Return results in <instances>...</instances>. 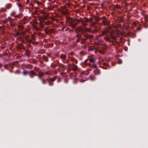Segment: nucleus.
<instances>
[{"instance_id":"34","label":"nucleus","mask_w":148,"mask_h":148,"mask_svg":"<svg viewBox=\"0 0 148 148\" xmlns=\"http://www.w3.org/2000/svg\"><path fill=\"white\" fill-rule=\"evenodd\" d=\"M22 14L21 13H20L18 14L15 15V16H14V17H15L19 18V15Z\"/></svg>"},{"instance_id":"24","label":"nucleus","mask_w":148,"mask_h":148,"mask_svg":"<svg viewBox=\"0 0 148 148\" xmlns=\"http://www.w3.org/2000/svg\"><path fill=\"white\" fill-rule=\"evenodd\" d=\"M27 19L28 17L27 16H25L22 20V21H23L25 22H27L26 21H27Z\"/></svg>"},{"instance_id":"2","label":"nucleus","mask_w":148,"mask_h":148,"mask_svg":"<svg viewBox=\"0 0 148 148\" xmlns=\"http://www.w3.org/2000/svg\"><path fill=\"white\" fill-rule=\"evenodd\" d=\"M108 33L107 31H103L101 34L99 35L100 36H103L105 35L106 36L104 37L105 40L107 41H109L110 42H112L111 40V38L115 39L116 38V37L112 33H110L109 34H107Z\"/></svg>"},{"instance_id":"51","label":"nucleus","mask_w":148,"mask_h":148,"mask_svg":"<svg viewBox=\"0 0 148 148\" xmlns=\"http://www.w3.org/2000/svg\"><path fill=\"white\" fill-rule=\"evenodd\" d=\"M47 9L48 10H52V8H48Z\"/></svg>"},{"instance_id":"46","label":"nucleus","mask_w":148,"mask_h":148,"mask_svg":"<svg viewBox=\"0 0 148 148\" xmlns=\"http://www.w3.org/2000/svg\"><path fill=\"white\" fill-rule=\"evenodd\" d=\"M116 44V42H112V45H115Z\"/></svg>"},{"instance_id":"10","label":"nucleus","mask_w":148,"mask_h":148,"mask_svg":"<svg viewBox=\"0 0 148 148\" xmlns=\"http://www.w3.org/2000/svg\"><path fill=\"white\" fill-rule=\"evenodd\" d=\"M101 71L100 69H97L95 70L94 71V73L95 74L99 75L101 74Z\"/></svg>"},{"instance_id":"58","label":"nucleus","mask_w":148,"mask_h":148,"mask_svg":"<svg viewBox=\"0 0 148 148\" xmlns=\"http://www.w3.org/2000/svg\"><path fill=\"white\" fill-rule=\"evenodd\" d=\"M103 69H107V68H103Z\"/></svg>"},{"instance_id":"59","label":"nucleus","mask_w":148,"mask_h":148,"mask_svg":"<svg viewBox=\"0 0 148 148\" xmlns=\"http://www.w3.org/2000/svg\"><path fill=\"white\" fill-rule=\"evenodd\" d=\"M92 26H94V24H93H93H92Z\"/></svg>"},{"instance_id":"60","label":"nucleus","mask_w":148,"mask_h":148,"mask_svg":"<svg viewBox=\"0 0 148 148\" xmlns=\"http://www.w3.org/2000/svg\"><path fill=\"white\" fill-rule=\"evenodd\" d=\"M61 65L63 66L64 67V65L63 64H61Z\"/></svg>"},{"instance_id":"50","label":"nucleus","mask_w":148,"mask_h":148,"mask_svg":"<svg viewBox=\"0 0 148 148\" xmlns=\"http://www.w3.org/2000/svg\"><path fill=\"white\" fill-rule=\"evenodd\" d=\"M2 66L3 64L1 63H0V69L2 67Z\"/></svg>"},{"instance_id":"49","label":"nucleus","mask_w":148,"mask_h":148,"mask_svg":"<svg viewBox=\"0 0 148 148\" xmlns=\"http://www.w3.org/2000/svg\"><path fill=\"white\" fill-rule=\"evenodd\" d=\"M40 13H41L42 14H44L45 13L44 11H41L40 12Z\"/></svg>"},{"instance_id":"35","label":"nucleus","mask_w":148,"mask_h":148,"mask_svg":"<svg viewBox=\"0 0 148 148\" xmlns=\"http://www.w3.org/2000/svg\"><path fill=\"white\" fill-rule=\"evenodd\" d=\"M48 56L49 57L51 58L52 61H53L54 59V58L53 57H52L51 55L50 54L49 55H48Z\"/></svg>"},{"instance_id":"52","label":"nucleus","mask_w":148,"mask_h":148,"mask_svg":"<svg viewBox=\"0 0 148 148\" xmlns=\"http://www.w3.org/2000/svg\"><path fill=\"white\" fill-rule=\"evenodd\" d=\"M141 29L139 27H137V29L138 31H140L141 30Z\"/></svg>"},{"instance_id":"30","label":"nucleus","mask_w":148,"mask_h":148,"mask_svg":"<svg viewBox=\"0 0 148 148\" xmlns=\"http://www.w3.org/2000/svg\"><path fill=\"white\" fill-rule=\"evenodd\" d=\"M38 77V78L39 79H40L42 80V82H44V81L43 80V79L41 78V76H40V75H39L38 74L37 75Z\"/></svg>"},{"instance_id":"25","label":"nucleus","mask_w":148,"mask_h":148,"mask_svg":"<svg viewBox=\"0 0 148 148\" xmlns=\"http://www.w3.org/2000/svg\"><path fill=\"white\" fill-rule=\"evenodd\" d=\"M89 73V72L88 71H84L82 72V74L86 75H87Z\"/></svg>"},{"instance_id":"5","label":"nucleus","mask_w":148,"mask_h":148,"mask_svg":"<svg viewBox=\"0 0 148 148\" xmlns=\"http://www.w3.org/2000/svg\"><path fill=\"white\" fill-rule=\"evenodd\" d=\"M69 66L71 68L72 70L74 71H77L78 69L77 66L73 63H72L71 64H69Z\"/></svg>"},{"instance_id":"44","label":"nucleus","mask_w":148,"mask_h":148,"mask_svg":"<svg viewBox=\"0 0 148 148\" xmlns=\"http://www.w3.org/2000/svg\"><path fill=\"white\" fill-rule=\"evenodd\" d=\"M39 75H40L41 76V77H42L43 75V73L41 72L39 73Z\"/></svg>"},{"instance_id":"28","label":"nucleus","mask_w":148,"mask_h":148,"mask_svg":"<svg viewBox=\"0 0 148 148\" xmlns=\"http://www.w3.org/2000/svg\"><path fill=\"white\" fill-rule=\"evenodd\" d=\"M16 12H15L14 11H12V12H11V15L12 16H15V15L16 14Z\"/></svg>"},{"instance_id":"29","label":"nucleus","mask_w":148,"mask_h":148,"mask_svg":"<svg viewBox=\"0 0 148 148\" xmlns=\"http://www.w3.org/2000/svg\"><path fill=\"white\" fill-rule=\"evenodd\" d=\"M10 25L12 27H15L16 26V25L14 23H12L11 21L10 22Z\"/></svg>"},{"instance_id":"43","label":"nucleus","mask_w":148,"mask_h":148,"mask_svg":"<svg viewBox=\"0 0 148 148\" xmlns=\"http://www.w3.org/2000/svg\"><path fill=\"white\" fill-rule=\"evenodd\" d=\"M56 79H57V82H60L61 81V79L60 78L58 77V78H57Z\"/></svg>"},{"instance_id":"27","label":"nucleus","mask_w":148,"mask_h":148,"mask_svg":"<svg viewBox=\"0 0 148 148\" xmlns=\"http://www.w3.org/2000/svg\"><path fill=\"white\" fill-rule=\"evenodd\" d=\"M101 19L99 16H97L95 17V19L96 21H99Z\"/></svg>"},{"instance_id":"40","label":"nucleus","mask_w":148,"mask_h":148,"mask_svg":"<svg viewBox=\"0 0 148 148\" xmlns=\"http://www.w3.org/2000/svg\"><path fill=\"white\" fill-rule=\"evenodd\" d=\"M92 67L93 68H97V66L95 64H94L92 65Z\"/></svg>"},{"instance_id":"3","label":"nucleus","mask_w":148,"mask_h":148,"mask_svg":"<svg viewBox=\"0 0 148 148\" xmlns=\"http://www.w3.org/2000/svg\"><path fill=\"white\" fill-rule=\"evenodd\" d=\"M66 24L73 28H75L77 25V23H76L73 18L69 16H66Z\"/></svg>"},{"instance_id":"36","label":"nucleus","mask_w":148,"mask_h":148,"mask_svg":"<svg viewBox=\"0 0 148 148\" xmlns=\"http://www.w3.org/2000/svg\"><path fill=\"white\" fill-rule=\"evenodd\" d=\"M17 5L20 8H22L23 7V5L22 4H21L20 3H18Z\"/></svg>"},{"instance_id":"37","label":"nucleus","mask_w":148,"mask_h":148,"mask_svg":"<svg viewBox=\"0 0 148 148\" xmlns=\"http://www.w3.org/2000/svg\"><path fill=\"white\" fill-rule=\"evenodd\" d=\"M89 31V29L87 28H84L83 31V32H86Z\"/></svg>"},{"instance_id":"4","label":"nucleus","mask_w":148,"mask_h":148,"mask_svg":"<svg viewBox=\"0 0 148 148\" xmlns=\"http://www.w3.org/2000/svg\"><path fill=\"white\" fill-rule=\"evenodd\" d=\"M75 20L77 23H81L84 27L87 26V23L89 21L88 19L86 17H80L79 19H75Z\"/></svg>"},{"instance_id":"15","label":"nucleus","mask_w":148,"mask_h":148,"mask_svg":"<svg viewBox=\"0 0 148 148\" xmlns=\"http://www.w3.org/2000/svg\"><path fill=\"white\" fill-rule=\"evenodd\" d=\"M30 71H27L26 70H24L22 73L23 75L25 76L27 75H29V74Z\"/></svg>"},{"instance_id":"21","label":"nucleus","mask_w":148,"mask_h":148,"mask_svg":"<svg viewBox=\"0 0 148 148\" xmlns=\"http://www.w3.org/2000/svg\"><path fill=\"white\" fill-rule=\"evenodd\" d=\"M102 24L104 25H108V23L105 20H103L102 21Z\"/></svg>"},{"instance_id":"55","label":"nucleus","mask_w":148,"mask_h":148,"mask_svg":"<svg viewBox=\"0 0 148 148\" xmlns=\"http://www.w3.org/2000/svg\"><path fill=\"white\" fill-rule=\"evenodd\" d=\"M29 36H27V38H29Z\"/></svg>"},{"instance_id":"8","label":"nucleus","mask_w":148,"mask_h":148,"mask_svg":"<svg viewBox=\"0 0 148 148\" xmlns=\"http://www.w3.org/2000/svg\"><path fill=\"white\" fill-rule=\"evenodd\" d=\"M62 13L63 14H66L68 13L67 10L66 8H62Z\"/></svg>"},{"instance_id":"26","label":"nucleus","mask_w":148,"mask_h":148,"mask_svg":"<svg viewBox=\"0 0 148 148\" xmlns=\"http://www.w3.org/2000/svg\"><path fill=\"white\" fill-rule=\"evenodd\" d=\"M60 58L61 59L64 60L66 58V56L65 55H61L60 56Z\"/></svg>"},{"instance_id":"18","label":"nucleus","mask_w":148,"mask_h":148,"mask_svg":"<svg viewBox=\"0 0 148 148\" xmlns=\"http://www.w3.org/2000/svg\"><path fill=\"white\" fill-rule=\"evenodd\" d=\"M12 6V5L11 3H8L6 5V7L7 9H10Z\"/></svg>"},{"instance_id":"47","label":"nucleus","mask_w":148,"mask_h":148,"mask_svg":"<svg viewBox=\"0 0 148 148\" xmlns=\"http://www.w3.org/2000/svg\"><path fill=\"white\" fill-rule=\"evenodd\" d=\"M8 66V65L7 64H5L4 66L5 68L6 69H7V67Z\"/></svg>"},{"instance_id":"23","label":"nucleus","mask_w":148,"mask_h":148,"mask_svg":"<svg viewBox=\"0 0 148 148\" xmlns=\"http://www.w3.org/2000/svg\"><path fill=\"white\" fill-rule=\"evenodd\" d=\"M52 23V22L50 21H47L45 23V24L46 25H49Z\"/></svg>"},{"instance_id":"39","label":"nucleus","mask_w":148,"mask_h":148,"mask_svg":"<svg viewBox=\"0 0 148 148\" xmlns=\"http://www.w3.org/2000/svg\"><path fill=\"white\" fill-rule=\"evenodd\" d=\"M53 63H52L51 64V66L52 67H56V65L55 64H52Z\"/></svg>"},{"instance_id":"45","label":"nucleus","mask_w":148,"mask_h":148,"mask_svg":"<svg viewBox=\"0 0 148 148\" xmlns=\"http://www.w3.org/2000/svg\"><path fill=\"white\" fill-rule=\"evenodd\" d=\"M32 38L33 40H35V39L34 38V34H32Z\"/></svg>"},{"instance_id":"31","label":"nucleus","mask_w":148,"mask_h":148,"mask_svg":"<svg viewBox=\"0 0 148 148\" xmlns=\"http://www.w3.org/2000/svg\"><path fill=\"white\" fill-rule=\"evenodd\" d=\"M115 8L119 9H121V6L118 5H116L115 6Z\"/></svg>"},{"instance_id":"48","label":"nucleus","mask_w":148,"mask_h":148,"mask_svg":"<svg viewBox=\"0 0 148 148\" xmlns=\"http://www.w3.org/2000/svg\"><path fill=\"white\" fill-rule=\"evenodd\" d=\"M16 36H18L19 35V32H16Z\"/></svg>"},{"instance_id":"17","label":"nucleus","mask_w":148,"mask_h":148,"mask_svg":"<svg viewBox=\"0 0 148 148\" xmlns=\"http://www.w3.org/2000/svg\"><path fill=\"white\" fill-rule=\"evenodd\" d=\"M17 27L18 28L19 30H22L24 29V26L23 25H18L17 26Z\"/></svg>"},{"instance_id":"11","label":"nucleus","mask_w":148,"mask_h":148,"mask_svg":"<svg viewBox=\"0 0 148 148\" xmlns=\"http://www.w3.org/2000/svg\"><path fill=\"white\" fill-rule=\"evenodd\" d=\"M42 59L45 62H48L49 61L48 58L45 55H43L42 56Z\"/></svg>"},{"instance_id":"54","label":"nucleus","mask_w":148,"mask_h":148,"mask_svg":"<svg viewBox=\"0 0 148 148\" xmlns=\"http://www.w3.org/2000/svg\"><path fill=\"white\" fill-rule=\"evenodd\" d=\"M115 64L114 63H112V66H114V65H115Z\"/></svg>"},{"instance_id":"22","label":"nucleus","mask_w":148,"mask_h":148,"mask_svg":"<svg viewBox=\"0 0 148 148\" xmlns=\"http://www.w3.org/2000/svg\"><path fill=\"white\" fill-rule=\"evenodd\" d=\"M76 30L77 29L78 32H82L83 29L82 27H77L76 28Z\"/></svg>"},{"instance_id":"32","label":"nucleus","mask_w":148,"mask_h":148,"mask_svg":"<svg viewBox=\"0 0 148 148\" xmlns=\"http://www.w3.org/2000/svg\"><path fill=\"white\" fill-rule=\"evenodd\" d=\"M103 64V65L107 67H109V68H110V66H109V65L107 63H104Z\"/></svg>"},{"instance_id":"64","label":"nucleus","mask_w":148,"mask_h":148,"mask_svg":"<svg viewBox=\"0 0 148 148\" xmlns=\"http://www.w3.org/2000/svg\"><path fill=\"white\" fill-rule=\"evenodd\" d=\"M77 60H76V63H77Z\"/></svg>"},{"instance_id":"9","label":"nucleus","mask_w":148,"mask_h":148,"mask_svg":"<svg viewBox=\"0 0 148 148\" xmlns=\"http://www.w3.org/2000/svg\"><path fill=\"white\" fill-rule=\"evenodd\" d=\"M88 60V59H86L84 61V62H83L82 63V64L83 66H84L85 67L88 66V65H90V63H89L88 64H87V63Z\"/></svg>"},{"instance_id":"42","label":"nucleus","mask_w":148,"mask_h":148,"mask_svg":"<svg viewBox=\"0 0 148 148\" xmlns=\"http://www.w3.org/2000/svg\"><path fill=\"white\" fill-rule=\"evenodd\" d=\"M45 73L48 75H49L51 74V73L50 71H46L45 72Z\"/></svg>"},{"instance_id":"13","label":"nucleus","mask_w":148,"mask_h":148,"mask_svg":"<svg viewBox=\"0 0 148 148\" xmlns=\"http://www.w3.org/2000/svg\"><path fill=\"white\" fill-rule=\"evenodd\" d=\"M57 79V77L56 76L50 78L48 79V80L49 81L52 82H54Z\"/></svg>"},{"instance_id":"57","label":"nucleus","mask_w":148,"mask_h":148,"mask_svg":"<svg viewBox=\"0 0 148 148\" xmlns=\"http://www.w3.org/2000/svg\"><path fill=\"white\" fill-rule=\"evenodd\" d=\"M26 8V9H29V11H30V10H29V8H28V7H27Z\"/></svg>"},{"instance_id":"62","label":"nucleus","mask_w":148,"mask_h":148,"mask_svg":"<svg viewBox=\"0 0 148 148\" xmlns=\"http://www.w3.org/2000/svg\"><path fill=\"white\" fill-rule=\"evenodd\" d=\"M36 29L37 30H38V29L37 28H36Z\"/></svg>"},{"instance_id":"41","label":"nucleus","mask_w":148,"mask_h":148,"mask_svg":"<svg viewBox=\"0 0 148 148\" xmlns=\"http://www.w3.org/2000/svg\"><path fill=\"white\" fill-rule=\"evenodd\" d=\"M86 81L85 79H81L79 80V82H84Z\"/></svg>"},{"instance_id":"19","label":"nucleus","mask_w":148,"mask_h":148,"mask_svg":"<svg viewBox=\"0 0 148 148\" xmlns=\"http://www.w3.org/2000/svg\"><path fill=\"white\" fill-rule=\"evenodd\" d=\"M89 78L90 79L91 81H94L95 79V77L92 75L90 76Z\"/></svg>"},{"instance_id":"14","label":"nucleus","mask_w":148,"mask_h":148,"mask_svg":"<svg viewBox=\"0 0 148 148\" xmlns=\"http://www.w3.org/2000/svg\"><path fill=\"white\" fill-rule=\"evenodd\" d=\"M28 22V21L27 22H25L23 21H22V19H20L19 21V24L20 25H23L26 24Z\"/></svg>"},{"instance_id":"12","label":"nucleus","mask_w":148,"mask_h":148,"mask_svg":"<svg viewBox=\"0 0 148 148\" xmlns=\"http://www.w3.org/2000/svg\"><path fill=\"white\" fill-rule=\"evenodd\" d=\"M31 51L28 49H27L25 51V54L26 56L29 58L30 56V53Z\"/></svg>"},{"instance_id":"56","label":"nucleus","mask_w":148,"mask_h":148,"mask_svg":"<svg viewBox=\"0 0 148 148\" xmlns=\"http://www.w3.org/2000/svg\"><path fill=\"white\" fill-rule=\"evenodd\" d=\"M50 53H47V56H48L49 55V54H50Z\"/></svg>"},{"instance_id":"38","label":"nucleus","mask_w":148,"mask_h":148,"mask_svg":"<svg viewBox=\"0 0 148 148\" xmlns=\"http://www.w3.org/2000/svg\"><path fill=\"white\" fill-rule=\"evenodd\" d=\"M122 61L121 60H119L118 61V64H121L122 63Z\"/></svg>"},{"instance_id":"16","label":"nucleus","mask_w":148,"mask_h":148,"mask_svg":"<svg viewBox=\"0 0 148 148\" xmlns=\"http://www.w3.org/2000/svg\"><path fill=\"white\" fill-rule=\"evenodd\" d=\"M89 60L90 63L94 64L96 61L95 59L92 58H90L89 59Z\"/></svg>"},{"instance_id":"6","label":"nucleus","mask_w":148,"mask_h":148,"mask_svg":"<svg viewBox=\"0 0 148 148\" xmlns=\"http://www.w3.org/2000/svg\"><path fill=\"white\" fill-rule=\"evenodd\" d=\"M29 73V75L31 78H33L34 76L37 75V74L36 73L34 72L33 70H32L31 71H30Z\"/></svg>"},{"instance_id":"33","label":"nucleus","mask_w":148,"mask_h":148,"mask_svg":"<svg viewBox=\"0 0 148 148\" xmlns=\"http://www.w3.org/2000/svg\"><path fill=\"white\" fill-rule=\"evenodd\" d=\"M31 42L34 45H36L38 44V43L36 42H32L31 41Z\"/></svg>"},{"instance_id":"63","label":"nucleus","mask_w":148,"mask_h":148,"mask_svg":"<svg viewBox=\"0 0 148 148\" xmlns=\"http://www.w3.org/2000/svg\"><path fill=\"white\" fill-rule=\"evenodd\" d=\"M38 3H39V4H41V3H40V2H38Z\"/></svg>"},{"instance_id":"7","label":"nucleus","mask_w":148,"mask_h":148,"mask_svg":"<svg viewBox=\"0 0 148 148\" xmlns=\"http://www.w3.org/2000/svg\"><path fill=\"white\" fill-rule=\"evenodd\" d=\"M48 27H47L46 29L44 30V31L47 35H49V34H51L52 33L53 31V30L52 29H51L48 30Z\"/></svg>"},{"instance_id":"61","label":"nucleus","mask_w":148,"mask_h":148,"mask_svg":"<svg viewBox=\"0 0 148 148\" xmlns=\"http://www.w3.org/2000/svg\"><path fill=\"white\" fill-rule=\"evenodd\" d=\"M104 18V17L103 16V17H101V18H102V19H103V18Z\"/></svg>"},{"instance_id":"1","label":"nucleus","mask_w":148,"mask_h":148,"mask_svg":"<svg viewBox=\"0 0 148 148\" xmlns=\"http://www.w3.org/2000/svg\"><path fill=\"white\" fill-rule=\"evenodd\" d=\"M93 36L91 35H89L86 34H84L82 35L79 34H77L74 39L76 38L75 41L76 43L79 42L82 44L85 43L87 39H91Z\"/></svg>"},{"instance_id":"53","label":"nucleus","mask_w":148,"mask_h":148,"mask_svg":"<svg viewBox=\"0 0 148 148\" xmlns=\"http://www.w3.org/2000/svg\"><path fill=\"white\" fill-rule=\"evenodd\" d=\"M34 69L37 71V67H35Z\"/></svg>"},{"instance_id":"20","label":"nucleus","mask_w":148,"mask_h":148,"mask_svg":"<svg viewBox=\"0 0 148 148\" xmlns=\"http://www.w3.org/2000/svg\"><path fill=\"white\" fill-rule=\"evenodd\" d=\"M88 50L89 51H93L95 50V48L93 47H90L89 48Z\"/></svg>"}]
</instances>
